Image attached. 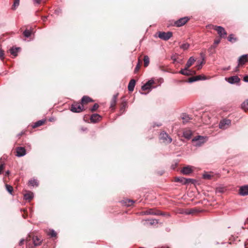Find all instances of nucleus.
Instances as JSON below:
<instances>
[{"mask_svg":"<svg viewBox=\"0 0 248 248\" xmlns=\"http://www.w3.org/2000/svg\"><path fill=\"white\" fill-rule=\"evenodd\" d=\"M175 181L177 182H179L181 185H193L194 186L199 185L200 184L198 181L194 179L190 178H185L183 177H176L175 178Z\"/></svg>","mask_w":248,"mask_h":248,"instance_id":"1","label":"nucleus"},{"mask_svg":"<svg viewBox=\"0 0 248 248\" xmlns=\"http://www.w3.org/2000/svg\"><path fill=\"white\" fill-rule=\"evenodd\" d=\"M31 240L32 241V245L34 247L40 246L42 244L43 241V240L41 239V237L30 234L27 237L26 239L27 244L28 246L31 245L30 241Z\"/></svg>","mask_w":248,"mask_h":248,"instance_id":"2","label":"nucleus"},{"mask_svg":"<svg viewBox=\"0 0 248 248\" xmlns=\"http://www.w3.org/2000/svg\"><path fill=\"white\" fill-rule=\"evenodd\" d=\"M84 109L82 104L78 102H74L71 106L70 110L73 112L79 113Z\"/></svg>","mask_w":248,"mask_h":248,"instance_id":"3","label":"nucleus"},{"mask_svg":"<svg viewBox=\"0 0 248 248\" xmlns=\"http://www.w3.org/2000/svg\"><path fill=\"white\" fill-rule=\"evenodd\" d=\"M159 139L162 140L163 143L169 144L171 142L172 139L166 132H161L159 135Z\"/></svg>","mask_w":248,"mask_h":248,"instance_id":"4","label":"nucleus"},{"mask_svg":"<svg viewBox=\"0 0 248 248\" xmlns=\"http://www.w3.org/2000/svg\"><path fill=\"white\" fill-rule=\"evenodd\" d=\"M172 36V33L171 31L163 32L159 31L158 32V37L162 40L167 41Z\"/></svg>","mask_w":248,"mask_h":248,"instance_id":"5","label":"nucleus"},{"mask_svg":"<svg viewBox=\"0 0 248 248\" xmlns=\"http://www.w3.org/2000/svg\"><path fill=\"white\" fill-rule=\"evenodd\" d=\"M213 29L217 32V33L220 37L225 38L226 37L227 35V32L222 27L213 26Z\"/></svg>","mask_w":248,"mask_h":248,"instance_id":"6","label":"nucleus"},{"mask_svg":"<svg viewBox=\"0 0 248 248\" xmlns=\"http://www.w3.org/2000/svg\"><path fill=\"white\" fill-rule=\"evenodd\" d=\"M192 141L193 142H195V146L196 147H200L202 146L205 140L203 137L198 136L195 137L192 139Z\"/></svg>","mask_w":248,"mask_h":248,"instance_id":"7","label":"nucleus"},{"mask_svg":"<svg viewBox=\"0 0 248 248\" xmlns=\"http://www.w3.org/2000/svg\"><path fill=\"white\" fill-rule=\"evenodd\" d=\"M194 167L187 165L183 167L181 170V173L184 175H189L193 172Z\"/></svg>","mask_w":248,"mask_h":248,"instance_id":"8","label":"nucleus"},{"mask_svg":"<svg viewBox=\"0 0 248 248\" xmlns=\"http://www.w3.org/2000/svg\"><path fill=\"white\" fill-rule=\"evenodd\" d=\"M189 20V18L188 17H184L176 21L174 23V25L176 27H180L184 25Z\"/></svg>","mask_w":248,"mask_h":248,"instance_id":"9","label":"nucleus"},{"mask_svg":"<svg viewBox=\"0 0 248 248\" xmlns=\"http://www.w3.org/2000/svg\"><path fill=\"white\" fill-rule=\"evenodd\" d=\"M231 124V120L229 119H224L220 121L219 127L222 129H227Z\"/></svg>","mask_w":248,"mask_h":248,"instance_id":"10","label":"nucleus"},{"mask_svg":"<svg viewBox=\"0 0 248 248\" xmlns=\"http://www.w3.org/2000/svg\"><path fill=\"white\" fill-rule=\"evenodd\" d=\"M226 80L230 84H237L240 81V78L237 76H234L225 78Z\"/></svg>","mask_w":248,"mask_h":248,"instance_id":"11","label":"nucleus"},{"mask_svg":"<svg viewBox=\"0 0 248 248\" xmlns=\"http://www.w3.org/2000/svg\"><path fill=\"white\" fill-rule=\"evenodd\" d=\"M179 73L183 75L190 76L193 74H195L196 72L195 71L190 70L185 67L184 69H181Z\"/></svg>","mask_w":248,"mask_h":248,"instance_id":"12","label":"nucleus"},{"mask_svg":"<svg viewBox=\"0 0 248 248\" xmlns=\"http://www.w3.org/2000/svg\"><path fill=\"white\" fill-rule=\"evenodd\" d=\"M16 155L18 157H21L25 155L26 154V151L24 147H18L16 149Z\"/></svg>","mask_w":248,"mask_h":248,"instance_id":"13","label":"nucleus"},{"mask_svg":"<svg viewBox=\"0 0 248 248\" xmlns=\"http://www.w3.org/2000/svg\"><path fill=\"white\" fill-rule=\"evenodd\" d=\"M154 82H154V80H153V79L149 80L141 87V89L143 91H146L147 90H150L152 86L154 83Z\"/></svg>","mask_w":248,"mask_h":248,"instance_id":"14","label":"nucleus"},{"mask_svg":"<svg viewBox=\"0 0 248 248\" xmlns=\"http://www.w3.org/2000/svg\"><path fill=\"white\" fill-rule=\"evenodd\" d=\"M206 77L204 75H198L195 77H192L189 78V82H193L200 80H205Z\"/></svg>","mask_w":248,"mask_h":248,"instance_id":"15","label":"nucleus"},{"mask_svg":"<svg viewBox=\"0 0 248 248\" xmlns=\"http://www.w3.org/2000/svg\"><path fill=\"white\" fill-rule=\"evenodd\" d=\"M248 54L241 56L238 59L239 65H243L248 61Z\"/></svg>","mask_w":248,"mask_h":248,"instance_id":"16","label":"nucleus"},{"mask_svg":"<svg viewBox=\"0 0 248 248\" xmlns=\"http://www.w3.org/2000/svg\"><path fill=\"white\" fill-rule=\"evenodd\" d=\"M101 118V117L100 115H99V114H93L91 115L90 117V120L91 122L95 123L99 122Z\"/></svg>","mask_w":248,"mask_h":248,"instance_id":"17","label":"nucleus"},{"mask_svg":"<svg viewBox=\"0 0 248 248\" xmlns=\"http://www.w3.org/2000/svg\"><path fill=\"white\" fill-rule=\"evenodd\" d=\"M143 213H144V214H145V215H156L159 214V211H156L154 209H148L146 211L143 212Z\"/></svg>","mask_w":248,"mask_h":248,"instance_id":"18","label":"nucleus"},{"mask_svg":"<svg viewBox=\"0 0 248 248\" xmlns=\"http://www.w3.org/2000/svg\"><path fill=\"white\" fill-rule=\"evenodd\" d=\"M93 100L88 96H83L81 100V104H87L89 102H93Z\"/></svg>","mask_w":248,"mask_h":248,"instance_id":"19","label":"nucleus"},{"mask_svg":"<svg viewBox=\"0 0 248 248\" xmlns=\"http://www.w3.org/2000/svg\"><path fill=\"white\" fill-rule=\"evenodd\" d=\"M239 193L242 196L248 195V187H240Z\"/></svg>","mask_w":248,"mask_h":248,"instance_id":"20","label":"nucleus"},{"mask_svg":"<svg viewBox=\"0 0 248 248\" xmlns=\"http://www.w3.org/2000/svg\"><path fill=\"white\" fill-rule=\"evenodd\" d=\"M118 95V93L114 94L111 99L110 101V108H113L115 106L116 103L117 102Z\"/></svg>","mask_w":248,"mask_h":248,"instance_id":"21","label":"nucleus"},{"mask_svg":"<svg viewBox=\"0 0 248 248\" xmlns=\"http://www.w3.org/2000/svg\"><path fill=\"white\" fill-rule=\"evenodd\" d=\"M33 198V194L31 191H28L24 194V199L28 200L29 202L31 201Z\"/></svg>","mask_w":248,"mask_h":248,"instance_id":"22","label":"nucleus"},{"mask_svg":"<svg viewBox=\"0 0 248 248\" xmlns=\"http://www.w3.org/2000/svg\"><path fill=\"white\" fill-rule=\"evenodd\" d=\"M136 81L134 79H131L129 82L128 85V89L130 92H132L134 90L135 86Z\"/></svg>","mask_w":248,"mask_h":248,"instance_id":"23","label":"nucleus"},{"mask_svg":"<svg viewBox=\"0 0 248 248\" xmlns=\"http://www.w3.org/2000/svg\"><path fill=\"white\" fill-rule=\"evenodd\" d=\"M195 62V60L193 57H190L186 64L185 67L188 69V68L194 63Z\"/></svg>","mask_w":248,"mask_h":248,"instance_id":"24","label":"nucleus"},{"mask_svg":"<svg viewBox=\"0 0 248 248\" xmlns=\"http://www.w3.org/2000/svg\"><path fill=\"white\" fill-rule=\"evenodd\" d=\"M192 133L190 130H186L183 132V136L186 139H190L191 137Z\"/></svg>","mask_w":248,"mask_h":248,"instance_id":"25","label":"nucleus"},{"mask_svg":"<svg viewBox=\"0 0 248 248\" xmlns=\"http://www.w3.org/2000/svg\"><path fill=\"white\" fill-rule=\"evenodd\" d=\"M182 119L183 120V122L184 124H186L189 121L191 120V118L186 113H184L181 116Z\"/></svg>","mask_w":248,"mask_h":248,"instance_id":"26","label":"nucleus"},{"mask_svg":"<svg viewBox=\"0 0 248 248\" xmlns=\"http://www.w3.org/2000/svg\"><path fill=\"white\" fill-rule=\"evenodd\" d=\"M241 108L245 111H248V99L243 102L241 105Z\"/></svg>","mask_w":248,"mask_h":248,"instance_id":"27","label":"nucleus"},{"mask_svg":"<svg viewBox=\"0 0 248 248\" xmlns=\"http://www.w3.org/2000/svg\"><path fill=\"white\" fill-rule=\"evenodd\" d=\"M29 186H37L39 182L36 179H31L29 181Z\"/></svg>","mask_w":248,"mask_h":248,"instance_id":"28","label":"nucleus"},{"mask_svg":"<svg viewBox=\"0 0 248 248\" xmlns=\"http://www.w3.org/2000/svg\"><path fill=\"white\" fill-rule=\"evenodd\" d=\"M134 201L131 200L125 199L124 200V204L126 206H131L133 205Z\"/></svg>","mask_w":248,"mask_h":248,"instance_id":"29","label":"nucleus"},{"mask_svg":"<svg viewBox=\"0 0 248 248\" xmlns=\"http://www.w3.org/2000/svg\"><path fill=\"white\" fill-rule=\"evenodd\" d=\"M213 177V176L212 175L207 172H205L202 174V178L205 180H210Z\"/></svg>","mask_w":248,"mask_h":248,"instance_id":"30","label":"nucleus"},{"mask_svg":"<svg viewBox=\"0 0 248 248\" xmlns=\"http://www.w3.org/2000/svg\"><path fill=\"white\" fill-rule=\"evenodd\" d=\"M19 49V48L17 47L11 48L10 50L11 54L15 56H17L18 50Z\"/></svg>","mask_w":248,"mask_h":248,"instance_id":"31","label":"nucleus"},{"mask_svg":"<svg viewBox=\"0 0 248 248\" xmlns=\"http://www.w3.org/2000/svg\"><path fill=\"white\" fill-rule=\"evenodd\" d=\"M144 61V65L145 67H147L148 66L150 62V59L148 56L146 55L144 56L143 59Z\"/></svg>","mask_w":248,"mask_h":248,"instance_id":"32","label":"nucleus"},{"mask_svg":"<svg viewBox=\"0 0 248 248\" xmlns=\"http://www.w3.org/2000/svg\"><path fill=\"white\" fill-rule=\"evenodd\" d=\"M4 162L2 158L0 159V174H1L2 170L4 168Z\"/></svg>","mask_w":248,"mask_h":248,"instance_id":"33","label":"nucleus"},{"mask_svg":"<svg viewBox=\"0 0 248 248\" xmlns=\"http://www.w3.org/2000/svg\"><path fill=\"white\" fill-rule=\"evenodd\" d=\"M31 31L28 30H25L23 33L24 36L26 38H29L31 36Z\"/></svg>","mask_w":248,"mask_h":248,"instance_id":"34","label":"nucleus"},{"mask_svg":"<svg viewBox=\"0 0 248 248\" xmlns=\"http://www.w3.org/2000/svg\"><path fill=\"white\" fill-rule=\"evenodd\" d=\"M228 40L229 42L233 43L235 42L237 40V39L233 37V34H231L229 35L228 37Z\"/></svg>","mask_w":248,"mask_h":248,"instance_id":"35","label":"nucleus"},{"mask_svg":"<svg viewBox=\"0 0 248 248\" xmlns=\"http://www.w3.org/2000/svg\"><path fill=\"white\" fill-rule=\"evenodd\" d=\"M19 4V0H15L14 3L12 5V9L16 10Z\"/></svg>","mask_w":248,"mask_h":248,"instance_id":"36","label":"nucleus"},{"mask_svg":"<svg viewBox=\"0 0 248 248\" xmlns=\"http://www.w3.org/2000/svg\"><path fill=\"white\" fill-rule=\"evenodd\" d=\"M198 64L196 65V67L198 70H200L202 68L203 64L204 63V58H202V61L198 62Z\"/></svg>","mask_w":248,"mask_h":248,"instance_id":"37","label":"nucleus"},{"mask_svg":"<svg viewBox=\"0 0 248 248\" xmlns=\"http://www.w3.org/2000/svg\"><path fill=\"white\" fill-rule=\"evenodd\" d=\"M44 121H42V120L38 121L34 124L33 127L35 128V127H38L40 125H42L44 124Z\"/></svg>","mask_w":248,"mask_h":248,"instance_id":"38","label":"nucleus"},{"mask_svg":"<svg viewBox=\"0 0 248 248\" xmlns=\"http://www.w3.org/2000/svg\"><path fill=\"white\" fill-rule=\"evenodd\" d=\"M48 234L51 237H56L57 236V233L53 230H50L48 232Z\"/></svg>","mask_w":248,"mask_h":248,"instance_id":"39","label":"nucleus"},{"mask_svg":"<svg viewBox=\"0 0 248 248\" xmlns=\"http://www.w3.org/2000/svg\"><path fill=\"white\" fill-rule=\"evenodd\" d=\"M196 212V210L195 209L193 208V209L187 210L185 213L186 214L188 215V214H194Z\"/></svg>","mask_w":248,"mask_h":248,"instance_id":"40","label":"nucleus"},{"mask_svg":"<svg viewBox=\"0 0 248 248\" xmlns=\"http://www.w3.org/2000/svg\"><path fill=\"white\" fill-rule=\"evenodd\" d=\"M189 44L188 43L183 44L180 46V48L184 50L187 49L189 48Z\"/></svg>","mask_w":248,"mask_h":248,"instance_id":"41","label":"nucleus"},{"mask_svg":"<svg viewBox=\"0 0 248 248\" xmlns=\"http://www.w3.org/2000/svg\"><path fill=\"white\" fill-rule=\"evenodd\" d=\"M225 187H216V192L219 193H222L225 190Z\"/></svg>","mask_w":248,"mask_h":248,"instance_id":"42","label":"nucleus"},{"mask_svg":"<svg viewBox=\"0 0 248 248\" xmlns=\"http://www.w3.org/2000/svg\"><path fill=\"white\" fill-rule=\"evenodd\" d=\"M99 108V105L95 103L93 105V107L91 108V111L93 112L95 111Z\"/></svg>","mask_w":248,"mask_h":248,"instance_id":"43","label":"nucleus"},{"mask_svg":"<svg viewBox=\"0 0 248 248\" xmlns=\"http://www.w3.org/2000/svg\"><path fill=\"white\" fill-rule=\"evenodd\" d=\"M140 68V61H139V62L135 68V70H134L135 72L136 73V72H138Z\"/></svg>","mask_w":248,"mask_h":248,"instance_id":"44","label":"nucleus"},{"mask_svg":"<svg viewBox=\"0 0 248 248\" xmlns=\"http://www.w3.org/2000/svg\"><path fill=\"white\" fill-rule=\"evenodd\" d=\"M6 188L10 194H12L14 190L13 187H6Z\"/></svg>","mask_w":248,"mask_h":248,"instance_id":"45","label":"nucleus"},{"mask_svg":"<svg viewBox=\"0 0 248 248\" xmlns=\"http://www.w3.org/2000/svg\"><path fill=\"white\" fill-rule=\"evenodd\" d=\"M4 52L1 49H0V59L1 60L3 59Z\"/></svg>","mask_w":248,"mask_h":248,"instance_id":"46","label":"nucleus"},{"mask_svg":"<svg viewBox=\"0 0 248 248\" xmlns=\"http://www.w3.org/2000/svg\"><path fill=\"white\" fill-rule=\"evenodd\" d=\"M220 40L219 39H216L214 41V44L215 45H217L220 43Z\"/></svg>","mask_w":248,"mask_h":248,"instance_id":"47","label":"nucleus"},{"mask_svg":"<svg viewBox=\"0 0 248 248\" xmlns=\"http://www.w3.org/2000/svg\"><path fill=\"white\" fill-rule=\"evenodd\" d=\"M34 3L39 4L42 0H33Z\"/></svg>","mask_w":248,"mask_h":248,"instance_id":"48","label":"nucleus"},{"mask_svg":"<svg viewBox=\"0 0 248 248\" xmlns=\"http://www.w3.org/2000/svg\"><path fill=\"white\" fill-rule=\"evenodd\" d=\"M244 80L245 82H248V76H246L244 77Z\"/></svg>","mask_w":248,"mask_h":248,"instance_id":"49","label":"nucleus"},{"mask_svg":"<svg viewBox=\"0 0 248 248\" xmlns=\"http://www.w3.org/2000/svg\"><path fill=\"white\" fill-rule=\"evenodd\" d=\"M24 242V239L21 240V241L19 242V245L21 246L23 244Z\"/></svg>","mask_w":248,"mask_h":248,"instance_id":"50","label":"nucleus"},{"mask_svg":"<svg viewBox=\"0 0 248 248\" xmlns=\"http://www.w3.org/2000/svg\"><path fill=\"white\" fill-rule=\"evenodd\" d=\"M10 173V171L9 170H7L5 172V176H8Z\"/></svg>","mask_w":248,"mask_h":248,"instance_id":"51","label":"nucleus"},{"mask_svg":"<svg viewBox=\"0 0 248 248\" xmlns=\"http://www.w3.org/2000/svg\"><path fill=\"white\" fill-rule=\"evenodd\" d=\"M239 65L238 64V66L236 67L235 70V71H237L238 70V68Z\"/></svg>","mask_w":248,"mask_h":248,"instance_id":"52","label":"nucleus"},{"mask_svg":"<svg viewBox=\"0 0 248 248\" xmlns=\"http://www.w3.org/2000/svg\"><path fill=\"white\" fill-rule=\"evenodd\" d=\"M161 248H170L168 247H162Z\"/></svg>","mask_w":248,"mask_h":248,"instance_id":"53","label":"nucleus"},{"mask_svg":"<svg viewBox=\"0 0 248 248\" xmlns=\"http://www.w3.org/2000/svg\"><path fill=\"white\" fill-rule=\"evenodd\" d=\"M23 212H24V213L27 212V210H26V209H24V210H23Z\"/></svg>","mask_w":248,"mask_h":248,"instance_id":"54","label":"nucleus"},{"mask_svg":"<svg viewBox=\"0 0 248 248\" xmlns=\"http://www.w3.org/2000/svg\"><path fill=\"white\" fill-rule=\"evenodd\" d=\"M162 174H163V172H160V173H159V175H162Z\"/></svg>","mask_w":248,"mask_h":248,"instance_id":"55","label":"nucleus"},{"mask_svg":"<svg viewBox=\"0 0 248 248\" xmlns=\"http://www.w3.org/2000/svg\"><path fill=\"white\" fill-rule=\"evenodd\" d=\"M5 186H11L9 185L6 184Z\"/></svg>","mask_w":248,"mask_h":248,"instance_id":"56","label":"nucleus"},{"mask_svg":"<svg viewBox=\"0 0 248 248\" xmlns=\"http://www.w3.org/2000/svg\"><path fill=\"white\" fill-rule=\"evenodd\" d=\"M230 69V67H227V68L226 69V70H229Z\"/></svg>","mask_w":248,"mask_h":248,"instance_id":"57","label":"nucleus"},{"mask_svg":"<svg viewBox=\"0 0 248 248\" xmlns=\"http://www.w3.org/2000/svg\"><path fill=\"white\" fill-rule=\"evenodd\" d=\"M46 19V17H44V18H43V20L45 21Z\"/></svg>","mask_w":248,"mask_h":248,"instance_id":"58","label":"nucleus"},{"mask_svg":"<svg viewBox=\"0 0 248 248\" xmlns=\"http://www.w3.org/2000/svg\"><path fill=\"white\" fill-rule=\"evenodd\" d=\"M161 125V124H157V126H160Z\"/></svg>","mask_w":248,"mask_h":248,"instance_id":"59","label":"nucleus"},{"mask_svg":"<svg viewBox=\"0 0 248 248\" xmlns=\"http://www.w3.org/2000/svg\"><path fill=\"white\" fill-rule=\"evenodd\" d=\"M244 186H248V185H244Z\"/></svg>","mask_w":248,"mask_h":248,"instance_id":"60","label":"nucleus"}]
</instances>
